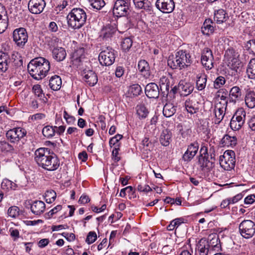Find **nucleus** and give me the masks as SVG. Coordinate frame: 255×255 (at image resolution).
Returning <instances> with one entry per match:
<instances>
[{
    "mask_svg": "<svg viewBox=\"0 0 255 255\" xmlns=\"http://www.w3.org/2000/svg\"><path fill=\"white\" fill-rule=\"evenodd\" d=\"M32 90H33V91L35 95L37 97L40 98V99H41L42 97L44 96L40 85H34V86L32 88Z\"/></svg>",
    "mask_w": 255,
    "mask_h": 255,
    "instance_id": "nucleus-53",
    "label": "nucleus"
},
{
    "mask_svg": "<svg viewBox=\"0 0 255 255\" xmlns=\"http://www.w3.org/2000/svg\"><path fill=\"white\" fill-rule=\"evenodd\" d=\"M196 87L197 89L201 91L206 87L207 82V76L204 73H200L196 75Z\"/></svg>",
    "mask_w": 255,
    "mask_h": 255,
    "instance_id": "nucleus-35",
    "label": "nucleus"
},
{
    "mask_svg": "<svg viewBox=\"0 0 255 255\" xmlns=\"http://www.w3.org/2000/svg\"><path fill=\"white\" fill-rule=\"evenodd\" d=\"M185 107L188 113L193 114L198 112L199 108L194 102L190 99L187 100L185 102Z\"/></svg>",
    "mask_w": 255,
    "mask_h": 255,
    "instance_id": "nucleus-42",
    "label": "nucleus"
},
{
    "mask_svg": "<svg viewBox=\"0 0 255 255\" xmlns=\"http://www.w3.org/2000/svg\"><path fill=\"white\" fill-rule=\"evenodd\" d=\"M138 69L145 78H149L150 76V68L146 61L140 60L138 63Z\"/></svg>",
    "mask_w": 255,
    "mask_h": 255,
    "instance_id": "nucleus-27",
    "label": "nucleus"
},
{
    "mask_svg": "<svg viewBox=\"0 0 255 255\" xmlns=\"http://www.w3.org/2000/svg\"><path fill=\"white\" fill-rule=\"evenodd\" d=\"M191 63L190 54L183 50L177 52L175 57L170 56L167 60L168 65L173 69H182L190 66Z\"/></svg>",
    "mask_w": 255,
    "mask_h": 255,
    "instance_id": "nucleus-3",
    "label": "nucleus"
},
{
    "mask_svg": "<svg viewBox=\"0 0 255 255\" xmlns=\"http://www.w3.org/2000/svg\"><path fill=\"white\" fill-rule=\"evenodd\" d=\"M125 71V68L122 66H117L115 69V74L117 78H121Z\"/></svg>",
    "mask_w": 255,
    "mask_h": 255,
    "instance_id": "nucleus-56",
    "label": "nucleus"
},
{
    "mask_svg": "<svg viewBox=\"0 0 255 255\" xmlns=\"http://www.w3.org/2000/svg\"><path fill=\"white\" fill-rule=\"evenodd\" d=\"M7 214L12 218H16L19 215V209L17 206H11L8 209Z\"/></svg>",
    "mask_w": 255,
    "mask_h": 255,
    "instance_id": "nucleus-49",
    "label": "nucleus"
},
{
    "mask_svg": "<svg viewBox=\"0 0 255 255\" xmlns=\"http://www.w3.org/2000/svg\"><path fill=\"white\" fill-rule=\"evenodd\" d=\"M194 156L195 155L193 153L189 152L188 150L187 149L186 152L183 155L182 159L185 161L189 162L190 161Z\"/></svg>",
    "mask_w": 255,
    "mask_h": 255,
    "instance_id": "nucleus-58",
    "label": "nucleus"
},
{
    "mask_svg": "<svg viewBox=\"0 0 255 255\" xmlns=\"http://www.w3.org/2000/svg\"><path fill=\"white\" fill-rule=\"evenodd\" d=\"M221 102L217 104L214 109V113L215 116V124L219 125L223 120L225 116V112L227 107L225 106H221Z\"/></svg>",
    "mask_w": 255,
    "mask_h": 255,
    "instance_id": "nucleus-21",
    "label": "nucleus"
},
{
    "mask_svg": "<svg viewBox=\"0 0 255 255\" xmlns=\"http://www.w3.org/2000/svg\"><path fill=\"white\" fill-rule=\"evenodd\" d=\"M68 25L74 29H79L84 25L87 19L85 10L80 8H74L67 16Z\"/></svg>",
    "mask_w": 255,
    "mask_h": 255,
    "instance_id": "nucleus-4",
    "label": "nucleus"
},
{
    "mask_svg": "<svg viewBox=\"0 0 255 255\" xmlns=\"http://www.w3.org/2000/svg\"><path fill=\"white\" fill-rule=\"evenodd\" d=\"M245 103L250 109L255 107V93L253 91L248 92L245 96Z\"/></svg>",
    "mask_w": 255,
    "mask_h": 255,
    "instance_id": "nucleus-40",
    "label": "nucleus"
},
{
    "mask_svg": "<svg viewBox=\"0 0 255 255\" xmlns=\"http://www.w3.org/2000/svg\"><path fill=\"white\" fill-rule=\"evenodd\" d=\"M230 76V75H226V78L222 76L218 77L214 82V88L215 89H218L221 87L223 85L225 84L226 80L229 79Z\"/></svg>",
    "mask_w": 255,
    "mask_h": 255,
    "instance_id": "nucleus-47",
    "label": "nucleus"
},
{
    "mask_svg": "<svg viewBox=\"0 0 255 255\" xmlns=\"http://www.w3.org/2000/svg\"><path fill=\"white\" fill-rule=\"evenodd\" d=\"M135 7L138 9H143L149 13L153 12L152 5L148 0H132Z\"/></svg>",
    "mask_w": 255,
    "mask_h": 255,
    "instance_id": "nucleus-22",
    "label": "nucleus"
},
{
    "mask_svg": "<svg viewBox=\"0 0 255 255\" xmlns=\"http://www.w3.org/2000/svg\"><path fill=\"white\" fill-rule=\"evenodd\" d=\"M237 137L229 134H225L221 140V144L223 146L234 147L237 144Z\"/></svg>",
    "mask_w": 255,
    "mask_h": 255,
    "instance_id": "nucleus-33",
    "label": "nucleus"
},
{
    "mask_svg": "<svg viewBox=\"0 0 255 255\" xmlns=\"http://www.w3.org/2000/svg\"><path fill=\"white\" fill-rule=\"evenodd\" d=\"M84 79L90 86H94L98 81L97 76L93 71L91 70L84 69L82 73Z\"/></svg>",
    "mask_w": 255,
    "mask_h": 255,
    "instance_id": "nucleus-17",
    "label": "nucleus"
},
{
    "mask_svg": "<svg viewBox=\"0 0 255 255\" xmlns=\"http://www.w3.org/2000/svg\"><path fill=\"white\" fill-rule=\"evenodd\" d=\"M56 198V193L54 190L47 191L45 193V201L47 203H52Z\"/></svg>",
    "mask_w": 255,
    "mask_h": 255,
    "instance_id": "nucleus-48",
    "label": "nucleus"
},
{
    "mask_svg": "<svg viewBox=\"0 0 255 255\" xmlns=\"http://www.w3.org/2000/svg\"><path fill=\"white\" fill-rule=\"evenodd\" d=\"M128 5L124 0H117L113 8V14L117 17L125 16L128 12Z\"/></svg>",
    "mask_w": 255,
    "mask_h": 255,
    "instance_id": "nucleus-13",
    "label": "nucleus"
},
{
    "mask_svg": "<svg viewBox=\"0 0 255 255\" xmlns=\"http://www.w3.org/2000/svg\"><path fill=\"white\" fill-rule=\"evenodd\" d=\"M247 73L250 79H255V58L250 60L247 69Z\"/></svg>",
    "mask_w": 255,
    "mask_h": 255,
    "instance_id": "nucleus-44",
    "label": "nucleus"
},
{
    "mask_svg": "<svg viewBox=\"0 0 255 255\" xmlns=\"http://www.w3.org/2000/svg\"><path fill=\"white\" fill-rule=\"evenodd\" d=\"M8 18L4 7L0 3V33L3 32L8 26Z\"/></svg>",
    "mask_w": 255,
    "mask_h": 255,
    "instance_id": "nucleus-23",
    "label": "nucleus"
},
{
    "mask_svg": "<svg viewBox=\"0 0 255 255\" xmlns=\"http://www.w3.org/2000/svg\"><path fill=\"white\" fill-rule=\"evenodd\" d=\"M200 152V155L198 157V163L202 170L205 168L208 170H210L214 167V163L209 161L208 157H206V155L208 154L207 148L205 146L202 147Z\"/></svg>",
    "mask_w": 255,
    "mask_h": 255,
    "instance_id": "nucleus-10",
    "label": "nucleus"
},
{
    "mask_svg": "<svg viewBox=\"0 0 255 255\" xmlns=\"http://www.w3.org/2000/svg\"><path fill=\"white\" fill-rule=\"evenodd\" d=\"M170 87V82H168V84L163 85L161 88H160L161 94H163V96H167L169 92V89Z\"/></svg>",
    "mask_w": 255,
    "mask_h": 255,
    "instance_id": "nucleus-57",
    "label": "nucleus"
},
{
    "mask_svg": "<svg viewBox=\"0 0 255 255\" xmlns=\"http://www.w3.org/2000/svg\"><path fill=\"white\" fill-rule=\"evenodd\" d=\"M130 92L134 96H138L142 92V89L140 86L137 84H133L130 89Z\"/></svg>",
    "mask_w": 255,
    "mask_h": 255,
    "instance_id": "nucleus-52",
    "label": "nucleus"
},
{
    "mask_svg": "<svg viewBox=\"0 0 255 255\" xmlns=\"http://www.w3.org/2000/svg\"><path fill=\"white\" fill-rule=\"evenodd\" d=\"M46 5L44 0H30L28 7L29 11L33 14L41 13Z\"/></svg>",
    "mask_w": 255,
    "mask_h": 255,
    "instance_id": "nucleus-15",
    "label": "nucleus"
},
{
    "mask_svg": "<svg viewBox=\"0 0 255 255\" xmlns=\"http://www.w3.org/2000/svg\"><path fill=\"white\" fill-rule=\"evenodd\" d=\"M50 62L46 59L38 57L32 59L27 65V69L31 76L35 80L44 78L50 70Z\"/></svg>",
    "mask_w": 255,
    "mask_h": 255,
    "instance_id": "nucleus-2",
    "label": "nucleus"
},
{
    "mask_svg": "<svg viewBox=\"0 0 255 255\" xmlns=\"http://www.w3.org/2000/svg\"><path fill=\"white\" fill-rule=\"evenodd\" d=\"M89 1L93 7L97 9H101L105 4L103 0H89Z\"/></svg>",
    "mask_w": 255,
    "mask_h": 255,
    "instance_id": "nucleus-51",
    "label": "nucleus"
},
{
    "mask_svg": "<svg viewBox=\"0 0 255 255\" xmlns=\"http://www.w3.org/2000/svg\"><path fill=\"white\" fill-rule=\"evenodd\" d=\"M62 235L66 239L67 241L70 242L74 241L75 239V236L73 233L68 234L63 233Z\"/></svg>",
    "mask_w": 255,
    "mask_h": 255,
    "instance_id": "nucleus-63",
    "label": "nucleus"
},
{
    "mask_svg": "<svg viewBox=\"0 0 255 255\" xmlns=\"http://www.w3.org/2000/svg\"><path fill=\"white\" fill-rule=\"evenodd\" d=\"M210 245L207 241L201 239L197 245V249L199 255H208L209 252Z\"/></svg>",
    "mask_w": 255,
    "mask_h": 255,
    "instance_id": "nucleus-31",
    "label": "nucleus"
},
{
    "mask_svg": "<svg viewBox=\"0 0 255 255\" xmlns=\"http://www.w3.org/2000/svg\"><path fill=\"white\" fill-rule=\"evenodd\" d=\"M100 37L105 41L110 40L112 37V26L110 24L104 26L100 31Z\"/></svg>",
    "mask_w": 255,
    "mask_h": 255,
    "instance_id": "nucleus-38",
    "label": "nucleus"
},
{
    "mask_svg": "<svg viewBox=\"0 0 255 255\" xmlns=\"http://www.w3.org/2000/svg\"><path fill=\"white\" fill-rule=\"evenodd\" d=\"M26 134V131L21 128H15L8 130L6 133L7 139L13 144L22 146L24 144V137Z\"/></svg>",
    "mask_w": 255,
    "mask_h": 255,
    "instance_id": "nucleus-5",
    "label": "nucleus"
},
{
    "mask_svg": "<svg viewBox=\"0 0 255 255\" xmlns=\"http://www.w3.org/2000/svg\"><path fill=\"white\" fill-rule=\"evenodd\" d=\"M13 40L17 46L23 48L28 40V34L24 28H16L12 33Z\"/></svg>",
    "mask_w": 255,
    "mask_h": 255,
    "instance_id": "nucleus-8",
    "label": "nucleus"
},
{
    "mask_svg": "<svg viewBox=\"0 0 255 255\" xmlns=\"http://www.w3.org/2000/svg\"><path fill=\"white\" fill-rule=\"evenodd\" d=\"M155 6L162 12L169 13L174 10L175 4L173 0H157Z\"/></svg>",
    "mask_w": 255,
    "mask_h": 255,
    "instance_id": "nucleus-12",
    "label": "nucleus"
},
{
    "mask_svg": "<svg viewBox=\"0 0 255 255\" xmlns=\"http://www.w3.org/2000/svg\"><path fill=\"white\" fill-rule=\"evenodd\" d=\"M35 160L39 166L43 168L54 171L56 170L60 165L59 160L55 154L50 153L46 148H39L34 153Z\"/></svg>",
    "mask_w": 255,
    "mask_h": 255,
    "instance_id": "nucleus-1",
    "label": "nucleus"
},
{
    "mask_svg": "<svg viewBox=\"0 0 255 255\" xmlns=\"http://www.w3.org/2000/svg\"><path fill=\"white\" fill-rule=\"evenodd\" d=\"M176 107L172 103H166L163 109V115L169 118L172 116L176 111Z\"/></svg>",
    "mask_w": 255,
    "mask_h": 255,
    "instance_id": "nucleus-39",
    "label": "nucleus"
},
{
    "mask_svg": "<svg viewBox=\"0 0 255 255\" xmlns=\"http://www.w3.org/2000/svg\"><path fill=\"white\" fill-rule=\"evenodd\" d=\"M213 21L210 19H207L205 20L201 27V31L203 34L210 35L214 31V27L212 24Z\"/></svg>",
    "mask_w": 255,
    "mask_h": 255,
    "instance_id": "nucleus-32",
    "label": "nucleus"
},
{
    "mask_svg": "<svg viewBox=\"0 0 255 255\" xmlns=\"http://www.w3.org/2000/svg\"><path fill=\"white\" fill-rule=\"evenodd\" d=\"M132 44V40L129 37H126L121 42V46L124 51H128L129 50Z\"/></svg>",
    "mask_w": 255,
    "mask_h": 255,
    "instance_id": "nucleus-46",
    "label": "nucleus"
},
{
    "mask_svg": "<svg viewBox=\"0 0 255 255\" xmlns=\"http://www.w3.org/2000/svg\"><path fill=\"white\" fill-rule=\"evenodd\" d=\"M242 98V91L239 87L234 86L231 88L230 91L229 98V101L230 102L236 103L237 101L240 100Z\"/></svg>",
    "mask_w": 255,
    "mask_h": 255,
    "instance_id": "nucleus-26",
    "label": "nucleus"
},
{
    "mask_svg": "<svg viewBox=\"0 0 255 255\" xmlns=\"http://www.w3.org/2000/svg\"><path fill=\"white\" fill-rule=\"evenodd\" d=\"M11 184V181L5 179H3L1 184V188L4 190H8L10 189V185Z\"/></svg>",
    "mask_w": 255,
    "mask_h": 255,
    "instance_id": "nucleus-59",
    "label": "nucleus"
},
{
    "mask_svg": "<svg viewBox=\"0 0 255 255\" xmlns=\"http://www.w3.org/2000/svg\"><path fill=\"white\" fill-rule=\"evenodd\" d=\"M136 114L140 119L146 118L148 114L149 111L143 104H140L136 107Z\"/></svg>",
    "mask_w": 255,
    "mask_h": 255,
    "instance_id": "nucleus-41",
    "label": "nucleus"
},
{
    "mask_svg": "<svg viewBox=\"0 0 255 255\" xmlns=\"http://www.w3.org/2000/svg\"><path fill=\"white\" fill-rule=\"evenodd\" d=\"M239 230L244 238L249 239L255 233V224L251 220H244L240 223Z\"/></svg>",
    "mask_w": 255,
    "mask_h": 255,
    "instance_id": "nucleus-9",
    "label": "nucleus"
},
{
    "mask_svg": "<svg viewBox=\"0 0 255 255\" xmlns=\"http://www.w3.org/2000/svg\"><path fill=\"white\" fill-rule=\"evenodd\" d=\"M250 128L252 130H255V116L252 117L248 122Z\"/></svg>",
    "mask_w": 255,
    "mask_h": 255,
    "instance_id": "nucleus-64",
    "label": "nucleus"
},
{
    "mask_svg": "<svg viewBox=\"0 0 255 255\" xmlns=\"http://www.w3.org/2000/svg\"><path fill=\"white\" fill-rule=\"evenodd\" d=\"M178 89L181 96H187L192 92L194 87L190 83L181 81L178 83Z\"/></svg>",
    "mask_w": 255,
    "mask_h": 255,
    "instance_id": "nucleus-20",
    "label": "nucleus"
},
{
    "mask_svg": "<svg viewBox=\"0 0 255 255\" xmlns=\"http://www.w3.org/2000/svg\"><path fill=\"white\" fill-rule=\"evenodd\" d=\"M255 201V195H251L245 198L244 202L246 204H253Z\"/></svg>",
    "mask_w": 255,
    "mask_h": 255,
    "instance_id": "nucleus-61",
    "label": "nucleus"
},
{
    "mask_svg": "<svg viewBox=\"0 0 255 255\" xmlns=\"http://www.w3.org/2000/svg\"><path fill=\"white\" fill-rule=\"evenodd\" d=\"M220 164L226 170H231L235 167V153L233 150H226L220 157Z\"/></svg>",
    "mask_w": 255,
    "mask_h": 255,
    "instance_id": "nucleus-6",
    "label": "nucleus"
},
{
    "mask_svg": "<svg viewBox=\"0 0 255 255\" xmlns=\"http://www.w3.org/2000/svg\"><path fill=\"white\" fill-rule=\"evenodd\" d=\"M245 48L247 50L255 54V39L248 41L245 44Z\"/></svg>",
    "mask_w": 255,
    "mask_h": 255,
    "instance_id": "nucleus-50",
    "label": "nucleus"
},
{
    "mask_svg": "<svg viewBox=\"0 0 255 255\" xmlns=\"http://www.w3.org/2000/svg\"><path fill=\"white\" fill-rule=\"evenodd\" d=\"M214 57L212 51L209 48H205L202 52L201 62L206 69H211L214 67Z\"/></svg>",
    "mask_w": 255,
    "mask_h": 255,
    "instance_id": "nucleus-11",
    "label": "nucleus"
},
{
    "mask_svg": "<svg viewBox=\"0 0 255 255\" xmlns=\"http://www.w3.org/2000/svg\"><path fill=\"white\" fill-rule=\"evenodd\" d=\"M10 62V59L9 54L0 52V71L2 72L7 71Z\"/></svg>",
    "mask_w": 255,
    "mask_h": 255,
    "instance_id": "nucleus-25",
    "label": "nucleus"
},
{
    "mask_svg": "<svg viewBox=\"0 0 255 255\" xmlns=\"http://www.w3.org/2000/svg\"><path fill=\"white\" fill-rule=\"evenodd\" d=\"M239 54L233 48L227 49L225 53L224 60L228 66L232 69L238 68L240 64Z\"/></svg>",
    "mask_w": 255,
    "mask_h": 255,
    "instance_id": "nucleus-7",
    "label": "nucleus"
},
{
    "mask_svg": "<svg viewBox=\"0 0 255 255\" xmlns=\"http://www.w3.org/2000/svg\"><path fill=\"white\" fill-rule=\"evenodd\" d=\"M62 209V206L60 205H58L55 207L54 208L51 209L49 212H48V215L49 216H52L54 214H56L57 212L61 210Z\"/></svg>",
    "mask_w": 255,
    "mask_h": 255,
    "instance_id": "nucleus-62",
    "label": "nucleus"
},
{
    "mask_svg": "<svg viewBox=\"0 0 255 255\" xmlns=\"http://www.w3.org/2000/svg\"><path fill=\"white\" fill-rule=\"evenodd\" d=\"M171 132L168 129L163 130L160 136L159 141L161 144L165 146H168L171 139Z\"/></svg>",
    "mask_w": 255,
    "mask_h": 255,
    "instance_id": "nucleus-37",
    "label": "nucleus"
},
{
    "mask_svg": "<svg viewBox=\"0 0 255 255\" xmlns=\"http://www.w3.org/2000/svg\"><path fill=\"white\" fill-rule=\"evenodd\" d=\"M123 137V135L120 134H117L115 136L113 137V146H114L113 157H114V160L117 162L121 159V157L118 156V155L119 154V151L120 150V147L121 146L120 140L122 139Z\"/></svg>",
    "mask_w": 255,
    "mask_h": 255,
    "instance_id": "nucleus-19",
    "label": "nucleus"
},
{
    "mask_svg": "<svg viewBox=\"0 0 255 255\" xmlns=\"http://www.w3.org/2000/svg\"><path fill=\"white\" fill-rule=\"evenodd\" d=\"M199 148V144L197 142L191 143L188 147L187 149L189 152L193 153L195 155L197 153Z\"/></svg>",
    "mask_w": 255,
    "mask_h": 255,
    "instance_id": "nucleus-54",
    "label": "nucleus"
},
{
    "mask_svg": "<svg viewBox=\"0 0 255 255\" xmlns=\"http://www.w3.org/2000/svg\"><path fill=\"white\" fill-rule=\"evenodd\" d=\"M45 41L52 51V49L58 47L57 46L60 39L55 36H47L45 37Z\"/></svg>",
    "mask_w": 255,
    "mask_h": 255,
    "instance_id": "nucleus-43",
    "label": "nucleus"
},
{
    "mask_svg": "<svg viewBox=\"0 0 255 255\" xmlns=\"http://www.w3.org/2000/svg\"><path fill=\"white\" fill-rule=\"evenodd\" d=\"M9 232L11 237L13 238L14 241H16L19 237V233L18 230L10 228Z\"/></svg>",
    "mask_w": 255,
    "mask_h": 255,
    "instance_id": "nucleus-60",
    "label": "nucleus"
},
{
    "mask_svg": "<svg viewBox=\"0 0 255 255\" xmlns=\"http://www.w3.org/2000/svg\"><path fill=\"white\" fill-rule=\"evenodd\" d=\"M244 123L245 119L236 114L233 116L231 120L230 127L233 130H237L242 128Z\"/></svg>",
    "mask_w": 255,
    "mask_h": 255,
    "instance_id": "nucleus-24",
    "label": "nucleus"
},
{
    "mask_svg": "<svg viewBox=\"0 0 255 255\" xmlns=\"http://www.w3.org/2000/svg\"><path fill=\"white\" fill-rule=\"evenodd\" d=\"M97 239V235L94 232H90L89 233L86 240V242L88 244L94 243Z\"/></svg>",
    "mask_w": 255,
    "mask_h": 255,
    "instance_id": "nucleus-55",
    "label": "nucleus"
},
{
    "mask_svg": "<svg viewBox=\"0 0 255 255\" xmlns=\"http://www.w3.org/2000/svg\"><path fill=\"white\" fill-rule=\"evenodd\" d=\"M54 128H57L56 127L53 128L52 126H45L42 129L43 135L48 138L53 137L55 133Z\"/></svg>",
    "mask_w": 255,
    "mask_h": 255,
    "instance_id": "nucleus-45",
    "label": "nucleus"
},
{
    "mask_svg": "<svg viewBox=\"0 0 255 255\" xmlns=\"http://www.w3.org/2000/svg\"><path fill=\"white\" fill-rule=\"evenodd\" d=\"M52 57L58 62L63 61L66 56V52L64 48L56 47L52 49Z\"/></svg>",
    "mask_w": 255,
    "mask_h": 255,
    "instance_id": "nucleus-29",
    "label": "nucleus"
},
{
    "mask_svg": "<svg viewBox=\"0 0 255 255\" xmlns=\"http://www.w3.org/2000/svg\"><path fill=\"white\" fill-rule=\"evenodd\" d=\"M85 58V49L83 47L79 48L74 51L72 56V61L73 64L77 65L81 68V66L84 62H87Z\"/></svg>",
    "mask_w": 255,
    "mask_h": 255,
    "instance_id": "nucleus-16",
    "label": "nucleus"
},
{
    "mask_svg": "<svg viewBox=\"0 0 255 255\" xmlns=\"http://www.w3.org/2000/svg\"><path fill=\"white\" fill-rule=\"evenodd\" d=\"M159 92L158 86L154 83H149L145 87V93L149 98H157Z\"/></svg>",
    "mask_w": 255,
    "mask_h": 255,
    "instance_id": "nucleus-18",
    "label": "nucleus"
},
{
    "mask_svg": "<svg viewBox=\"0 0 255 255\" xmlns=\"http://www.w3.org/2000/svg\"><path fill=\"white\" fill-rule=\"evenodd\" d=\"M111 53L108 51H102L99 56V60L102 65L110 66L112 65Z\"/></svg>",
    "mask_w": 255,
    "mask_h": 255,
    "instance_id": "nucleus-28",
    "label": "nucleus"
},
{
    "mask_svg": "<svg viewBox=\"0 0 255 255\" xmlns=\"http://www.w3.org/2000/svg\"><path fill=\"white\" fill-rule=\"evenodd\" d=\"M23 147L21 144L19 145H12L9 142L3 140L0 141V149L2 152L10 153L11 154H17Z\"/></svg>",
    "mask_w": 255,
    "mask_h": 255,
    "instance_id": "nucleus-14",
    "label": "nucleus"
},
{
    "mask_svg": "<svg viewBox=\"0 0 255 255\" xmlns=\"http://www.w3.org/2000/svg\"><path fill=\"white\" fill-rule=\"evenodd\" d=\"M30 209L34 214L39 215L44 211L45 205L43 201L37 200L31 205Z\"/></svg>",
    "mask_w": 255,
    "mask_h": 255,
    "instance_id": "nucleus-30",
    "label": "nucleus"
},
{
    "mask_svg": "<svg viewBox=\"0 0 255 255\" xmlns=\"http://www.w3.org/2000/svg\"><path fill=\"white\" fill-rule=\"evenodd\" d=\"M61 79L60 76L58 75L52 76L49 80V87L54 91H57L59 90L61 88Z\"/></svg>",
    "mask_w": 255,
    "mask_h": 255,
    "instance_id": "nucleus-34",
    "label": "nucleus"
},
{
    "mask_svg": "<svg viewBox=\"0 0 255 255\" xmlns=\"http://www.w3.org/2000/svg\"><path fill=\"white\" fill-rule=\"evenodd\" d=\"M226 11L223 9L215 11L214 19L218 23H222L228 18Z\"/></svg>",
    "mask_w": 255,
    "mask_h": 255,
    "instance_id": "nucleus-36",
    "label": "nucleus"
}]
</instances>
